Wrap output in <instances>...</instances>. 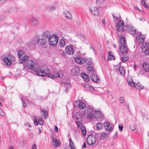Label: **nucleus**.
Here are the masks:
<instances>
[{
    "mask_svg": "<svg viewBox=\"0 0 149 149\" xmlns=\"http://www.w3.org/2000/svg\"><path fill=\"white\" fill-rule=\"evenodd\" d=\"M84 113H85L86 118L89 121L91 122L94 120L93 116V108L90 106H86L84 104Z\"/></svg>",
    "mask_w": 149,
    "mask_h": 149,
    "instance_id": "1",
    "label": "nucleus"
},
{
    "mask_svg": "<svg viewBox=\"0 0 149 149\" xmlns=\"http://www.w3.org/2000/svg\"><path fill=\"white\" fill-rule=\"evenodd\" d=\"M15 60V57L12 55L6 56L3 58V62L7 65H10Z\"/></svg>",
    "mask_w": 149,
    "mask_h": 149,
    "instance_id": "2",
    "label": "nucleus"
},
{
    "mask_svg": "<svg viewBox=\"0 0 149 149\" xmlns=\"http://www.w3.org/2000/svg\"><path fill=\"white\" fill-rule=\"evenodd\" d=\"M58 40L57 36H51L49 38V43L50 46L55 47L57 45Z\"/></svg>",
    "mask_w": 149,
    "mask_h": 149,
    "instance_id": "3",
    "label": "nucleus"
},
{
    "mask_svg": "<svg viewBox=\"0 0 149 149\" xmlns=\"http://www.w3.org/2000/svg\"><path fill=\"white\" fill-rule=\"evenodd\" d=\"M86 140L88 144L90 145L94 144L97 141L95 136L91 135L88 136Z\"/></svg>",
    "mask_w": 149,
    "mask_h": 149,
    "instance_id": "4",
    "label": "nucleus"
},
{
    "mask_svg": "<svg viewBox=\"0 0 149 149\" xmlns=\"http://www.w3.org/2000/svg\"><path fill=\"white\" fill-rule=\"evenodd\" d=\"M117 26V30L119 32H122L125 30L124 22L123 20H120L118 22Z\"/></svg>",
    "mask_w": 149,
    "mask_h": 149,
    "instance_id": "5",
    "label": "nucleus"
},
{
    "mask_svg": "<svg viewBox=\"0 0 149 149\" xmlns=\"http://www.w3.org/2000/svg\"><path fill=\"white\" fill-rule=\"evenodd\" d=\"M93 118L96 119H101L103 116L102 112L99 110H95L93 113Z\"/></svg>",
    "mask_w": 149,
    "mask_h": 149,
    "instance_id": "6",
    "label": "nucleus"
},
{
    "mask_svg": "<svg viewBox=\"0 0 149 149\" xmlns=\"http://www.w3.org/2000/svg\"><path fill=\"white\" fill-rule=\"evenodd\" d=\"M129 49L127 45H120V51L121 53L124 55H126L127 54Z\"/></svg>",
    "mask_w": 149,
    "mask_h": 149,
    "instance_id": "7",
    "label": "nucleus"
},
{
    "mask_svg": "<svg viewBox=\"0 0 149 149\" xmlns=\"http://www.w3.org/2000/svg\"><path fill=\"white\" fill-rule=\"evenodd\" d=\"M126 29L131 34H136L137 32L136 29L131 25H127Z\"/></svg>",
    "mask_w": 149,
    "mask_h": 149,
    "instance_id": "8",
    "label": "nucleus"
},
{
    "mask_svg": "<svg viewBox=\"0 0 149 149\" xmlns=\"http://www.w3.org/2000/svg\"><path fill=\"white\" fill-rule=\"evenodd\" d=\"M49 71V69H47L45 70H39L37 71H35L37 75L41 76H45L47 75V72Z\"/></svg>",
    "mask_w": 149,
    "mask_h": 149,
    "instance_id": "9",
    "label": "nucleus"
},
{
    "mask_svg": "<svg viewBox=\"0 0 149 149\" xmlns=\"http://www.w3.org/2000/svg\"><path fill=\"white\" fill-rule=\"evenodd\" d=\"M65 51L68 54L72 55L74 52L73 46L71 45L67 46L65 48Z\"/></svg>",
    "mask_w": 149,
    "mask_h": 149,
    "instance_id": "10",
    "label": "nucleus"
},
{
    "mask_svg": "<svg viewBox=\"0 0 149 149\" xmlns=\"http://www.w3.org/2000/svg\"><path fill=\"white\" fill-rule=\"evenodd\" d=\"M25 65L29 69H32L34 68L35 63L32 60H29L28 62L25 63Z\"/></svg>",
    "mask_w": 149,
    "mask_h": 149,
    "instance_id": "11",
    "label": "nucleus"
},
{
    "mask_svg": "<svg viewBox=\"0 0 149 149\" xmlns=\"http://www.w3.org/2000/svg\"><path fill=\"white\" fill-rule=\"evenodd\" d=\"M66 149H75V146L70 138L69 139V144L67 145Z\"/></svg>",
    "mask_w": 149,
    "mask_h": 149,
    "instance_id": "12",
    "label": "nucleus"
},
{
    "mask_svg": "<svg viewBox=\"0 0 149 149\" xmlns=\"http://www.w3.org/2000/svg\"><path fill=\"white\" fill-rule=\"evenodd\" d=\"M30 23L33 26H36L38 24V21L35 17L32 18L30 20Z\"/></svg>",
    "mask_w": 149,
    "mask_h": 149,
    "instance_id": "13",
    "label": "nucleus"
},
{
    "mask_svg": "<svg viewBox=\"0 0 149 149\" xmlns=\"http://www.w3.org/2000/svg\"><path fill=\"white\" fill-rule=\"evenodd\" d=\"M60 142L58 139L54 138H52V146L54 148L60 146Z\"/></svg>",
    "mask_w": 149,
    "mask_h": 149,
    "instance_id": "14",
    "label": "nucleus"
},
{
    "mask_svg": "<svg viewBox=\"0 0 149 149\" xmlns=\"http://www.w3.org/2000/svg\"><path fill=\"white\" fill-rule=\"evenodd\" d=\"M34 125L36 126H37L38 124L40 125H42L44 124L43 120L41 118H39L38 120L36 119H34L33 120Z\"/></svg>",
    "mask_w": 149,
    "mask_h": 149,
    "instance_id": "15",
    "label": "nucleus"
},
{
    "mask_svg": "<svg viewBox=\"0 0 149 149\" xmlns=\"http://www.w3.org/2000/svg\"><path fill=\"white\" fill-rule=\"evenodd\" d=\"M47 73V75L50 78L54 79L57 78V75L56 72H50L49 70Z\"/></svg>",
    "mask_w": 149,
    "mask_h": 149,
    "instance_id": "16",
    "label": "nucleus"
},
{
    "mask_svg": "<svg viewBox=\"0 0 149 149\" xmlns=\"http://www.w3.org/2000/svg\"><path fill=\"white\" fill-rule=\"evenodd\" d=\"M63 13L64 16L68 19H71L72 18V16L71 13L67 10H65L63 11Z\"/></svg>",
    "mask_w": 149,
    "mask_h": 149,
    "instance_id": "17",
    "label": "nucleus"
},
{
    "mask_svg": "<svg viewBox=\"0 0 149 149\" xmlns=\"http://www.w3.org/2000/svg\"><path fill=\"white\" fill-rule=\"evenodd\" d=\"M79 69L77 67H74L71 70V74L74 76H77L79 73Z\"/></svg>",
    "mask_w": 149,
    "mask_h": 149,
    "instance_id": "18",
    "label": "nucleus"
},
{
    "mask_svg": "<svg viewBox=\"0 0 149 149\" xmlns=\"http://www.w3.org/2000/svg\"><path fill=\"white\" fill-rule=\"evenodd\" d=\"M143 68L144 71L149 73V64L146 62L144 63L143 65Z\"/></svg>",
    "mask_w": 149,
    "mask_h": 149,
    "instance_id": "19",
    "label": "nucleus"
},
{
    "mask_svg": "<svg viewBox=\"0 0 149 149\" xmlns=\"http://www.w3.org/2000/svg\"><path fill=\"white\" fill-rule=\"evenodd\" d=\"M127 81L129 85L133 87L135 86V84L133 82L132 77H128L127 78Z\"/></svg>",
    "mask_w": 149,
    "mask_h": 149,
    "instance_id": "20",
    "label": "nucleus"
},
{
    "mask_svg": "<svg viewBox=\"0 0 149 149\" xmlns=\"http://www.w3.org/2000/svg\"><path fill=\"white\" fill-rule=\"evenodd\" d=\"M104 125L107 131L108 132H110L111 130L112 127L108 122H105L104 123Z\"/></svg>",
    "mask_w": 149,
    "mask_h": 149,
    "instance_id": "21",
    "label": "nucleus"
},
{
    "mask_svg": "<svg viewBox=\"0 0 149 149\" xmlns=\"http://www.w3.org/2000/svg\"><path fill=\"white\" fill-rule=\"evenodd\" d=\"M29 59V57L26 55L24 56L21 58L19 60L20 63H23L26 62Z\"/></svg>",
    "mask_w": 149,
    "mask_h": 149,
    "instance_id": "22",
    "label": "nucleus"
},
{
    "mask_svg": "<svg viewBox=\"0 0 149 149\" xmlns=\"http://www.w3.org/2000/svg\"><path fill=\"white\" fill-rule=\"evenodd\" d=\"M141 34L138 35L136 37L137 41L139 44L143 43L144 41V39L142 38Z\"/></svg>",
    "mask_w": 149,
    "mask_h": 149,
    "instance_id": "23",
    "label": "nucleus"
},
{
    "mask_svg": "<svg viewBox=\"0 0 149 149\" xmlns=\"http://www.w3.org/2000/svg\"><path fill=\"white\" fill-rule=\"evenodd\" d=\"M91 79L93 81L95 82H99V78L95 74H92L90 76Z\"/></svg>",
    "mask_w": 149,
    "mask_h": 149,
    "instance_id": "24",
    "label": "nucleus"
},
{
    "mask_svg": "<svg viewBox=\"0 0 149 149\" xmlns=\"http://www.w3.org/2000/svg\"><path fill=\"white\" fill-rule=\"evenodd\" d=\"M37 43L39 46H42L45 43V40L44 39H40L37 41Z\"/></svg>",
    "mask_w": 149,
    "mask_h": 149,
    "instance_id": "25",
    "label": "nucleus"
},
{
    "mask_svg": "<svg viewBox=\"0 0 149 149\" xmlns=\"http://www.w3.org/2000/svg\"><path fill=\"white\" fill-rule=\"evenodd\" d=\"M91 11L92 14L95 16H98L99 12L96 7H94L91 10Z\"/></svg>",
    "mask_w": 149,
    "mask_h": 149,
    "instance_id": "26",
    "label": "nucleus"
},
{
    "mask_svg": "<svg viewBox=\"0 0 149 149\" xmlns=\"http://www.w3.org/2000/svg\"><path fill=\"white\" fill-rule=\"evenodd\" d=\"M41 115L45 119H46L48 116V112L45 110H42L40 111Z\"/></svg>",
    "mask_w": 149,
    "mask_h": 149,
    "instance_id": "27",
    "label": "nucleus"
},
{
    "mask_svg": "<svg viewBox=\"0 0 149 149\" xmlns=\"http://www.w3.org/2000/svg\"><path fill=\"white\" fill-rule=\"evenodd\" d=\"M119 41L120 45H127L125 42V39L124 37L121 36L119 38Z\"/></svg>",
    "mask_w": 149,
    "mask_h": 149,
    "instance_id": "28",
    "label": "nucleus"
},
{
    "mask_svg": "<svg viewBox=\"0 0 149 149\" xmlns=\"http://www.w3.org/2000/svg\"><path fill=\"white\" fill-rule=\"evenodd\" d=\"M109 136V134L105 132L102 133L100 135V138L101 140H104L106 139Z\"/></svg>",
    "mask_w": 149,
    "mask_h": 149,
    "instance_id": "29",
    "label": "nucleus"
},
{
    "mask_svg": "<svg viewBox=\"0 0 149 149\" xmlns=\"http://www.w3.org/2000/svg\"><path fill=\"white\" fill-rule=\"evenodd\" d=\"M77 126L79 127L80 128L81 130V132L83 135H84V127L82 125V124L81 122L78 121L77 122Z\"/></svg>",
    "mask_w": 149,
    "mask_h": 149,
    "instance_id": "30",
    "label": "nucleus"
},
{
    "mask_svg": "<svg viewBox=\"0 0 149 149\" xmlns=\"http://www.w3.org/2000/svg\"><path fill=\"white\" fill-rule=\"evenodd\" d=\"M75 61L76 62L79 64H82L84 63V59L79 57L76 58Z\"/></svg>",
    "mask_w": 149,
    "mask_h": 149,
    "instance_id": "31",
    "label": "nucleus"
},
{
    "mask_svg": "<svg viewBox=\"0 0 149 149\" xmlns=\"http://www.w3.org/2000/svg\"><path fill=\"white\" fill-rule=\"evenodd\" d=\"M149 45L147 43H145L143 44L141 46V49L144 52L146 51V50L147 49V48L149 47Z\"/></svg>",
    "mask_w": 149,
    "mask_h": 149,
    "instance_id": "32",
    "label": "nucleus"
},
{
    "mask_svg": "<svg viewBox=\"0 0 149 149\" xmlns=\"http://www.w3.org/2000/svg\"><path fill=\"white\" fill-rule=\"evenodd\" d=\"M84 62L88 65H90L92 63L91 59V58L86 57L84 59Z\"/></svg>",
    "mask_w": 149,
    "mask_h": 149,
    "instance_id": "33",
    "label": "nucleus"
},
{
    "mask_svg": "<svg viewBox=\"0 0 149 149\" xmlns=\"http://www.w3.org/2000/svg\"><path fill=\"white\" fill-rule=\"evenodd\" d=\"M58 44L61 47H64L65 45L64 40L62 39L60 40Z\"/></svg>",
    "mask_w": 149,
    "mask_h": 149,
    "instance_id": "34",
    "label": "nucleus"
},
{
    "mask_svg": "<svg viewBox=\"0 0 149 149\" xmlns=\"http://www.w3.org/2000/svg\"><path fill=\"white\" fill-rule=\"evenodd\" d=\"M119 71L120 74L122 75L124 74L125 73V70L124 68L122 67H120L119 69Z\"/></svg>",
    "mask_w": 149,
    "mask_h": 149,
    "instance_id": "35",
    "label": "nucleus"
},
{
    "mask_svg": "<svg viewBox=\"0 0 149 149\" xmlns=\"http://www.w3.org/2000/svg\"><path fill=\"white\" fill-rule=\"evenodd\" d=\"M134 87H135L138 90H140L143 88V86L140 85V84L138 83L136 84L135 85V86Z\"/></svg>",
    "mask_w": 149,
    "mask_h": 149,
    "instance_id": "36",
    "label": "nucleus"
},
{
    "mask_svg": "<svg viewBox=\"0 0 149 149\" xmlns=\"http://www.w3.org/2000/svg\"><path fill=\"white\" fill-rule=\"evenodd\" d=\"M87 70L88 71L90 72H92L94 71V69L93 68V67L92 65H89L87 67Z\"/></svg>",
    "mask_w": 149,
    "mask_h": 149,
    "instance_id": "37",
    "label": "nucleus"
},
{
    "mask_svg": "<svg viewBox=\"0 0 149 149\" xmlns=\"http://www.w3.org/2000/svg\"><path fill=\"white\" fill-rule=\"evenodd\" d=\"M141 4L147 9H149V7L146 4L144 0H141Z\"/></svg>",
    "mask_w": 149,
    "mask_h": 149,
    "instance_id": "38",
    "label": "nucleus"
},
{
    "mask_svg": "<svg viewBox=\"0 0 149 149\" xmlns=\"http://www.w3.org/2000/svg\"><path fill=\"white\" fill-rule=\"evenodd\" d=\"M57 75V77H61L63 76V72L61 71H59L57 73H56Z\"/></svg>",
    "mask_w": 149,
    "mask_h": 149,
    "instance_id": "39",
    "label": "nucleus"
},
{
    "mask_svg": "<svg viewBox=\"0 0 149 149\" xmlns=\"http://www.w3.org/2000/svg\"><path fill=\"white\" fill-rule=\"evenodd\" d=\"M89 79L88 76L84 73V81L88 82L89 81Z\"/></svg>",
    "mask_w": 149,
    "mask_h": 149,
    "instance_id": "40",
    "label": "nucleus"
},
{
    "mask_svg": "<svg viewBox=\"0 0 149 149\" xmlns=\"http://www.w3.org/2000/svg\"><path fill=\"white\" fill-rule=\"evenodd\" d=\"M96 127L97 129L98 130H100V129H101L102 128V125L100 123L98 122L97 124Z\"/></svg>",
    "mask_w": 149,
    "mask_h": 149,
    "instance_id": "41",
    "label": "nucleus"
},
{
    "mask_svg": "<svg viewBox=\"0 0 149 149\" xmlns=\"http://www.w3.org/2000/svg\"><path fill=\"white\" fill-rule=\"evenodd\" d=\"M24 52L23 51L20 50L18 52V56L20 58L24 54Z\"/></svg>",
    "mask_w": 149,
    "mask_h": 149,
    "instance_id": "42",
    "label": "nucleus"
},
{
    "mask_svg": "<svg viewBox=\"0 0 149 149\" xmlns=\"http://www.w3.org/2000/svg\"><path fill=\"white\" fill-rule=\"evenodd\" d=\"M128 59L127 57L123 56L121 58V61L123 62H125L127 61Z\"/></svg>",
    "mask_w": 149,
    "mask_h": 149,
    "instance_id": "43",
    "label": "nucleus"
},
{
    "mask_svg": "<svg viewBox=\"0 0 149 149\" xmlns=\"http://www.w3.org/2000/svg\"><path fill=\"white\" fill-rule=\"evenodd\" d=\"M120 102L121 103H123L125 102L124 98L123 97H120L119 98Z\"/></svg>",
    "mask_w": 149,
    "mask_h": 149,
    "instance_id": "44",
    "label": "nucleus"
},
{
    "mask_svg": "<svg viewBox=\"0 0 149 149\" xmlns=\"http://www.w3.org/2000/svg\"><path fill=\"white\" fill-rule=\"evenodd\" d=\"M84 103L83 102H80L79 104V107L81 109H83L84 108Z\"/></svg>",
    "mask_w": 149,
    "mask_h": 149,
    "instance_id": "45",
    "label": "nucleus"
},
{
    "mask_svg": "<svg viewBox=\"0 0 149 149\" xmlns=\"http://www.w3.org/2000/svg\"><path fill=\"white\" fill-rule=\"evenodd\" d=\"M113 59L114 60L115 59V57L114 56L111 55L110 56H109L108 57V61H111L112 59Z\"/></svg>",
    "mask_w": 149,
    "mask_h": 149,
    "instance_id": "46",
    "label": "nucleus"
},
{
    "mask_svg": "<svg viewBox=\"0 0 149 149\" xmlns=\"http://www.w3.org/2000/svg\"><path fill=\"white\" fill-rule=\"evenodd\" d=\"M96 1L98 5L102 4L104 2V0H96Z\"/></svg>",
    "mask_w": 149,
    "mask_h": 149,
    "instance_id": "47",
    "label": "nucleus"
},
{
    "mask_svg": "<svg viewBox=\"0 0 149 149\" xmlns=\"http://www.w3.org/2000/svg\"><path fill=\"white\" fill-rule=\"evenodd\" d=\"M145 54L146 55H149V47H148H148L147 48V49L146 50V51H145L144 52Z\"/></svg>",
    "mask_w": 149,
    "mask_h": 149,
    "instance_id": "48",
    "label": "nucleus"
},
{
    "mask_svg": "<svg viewBox=\"0 0 149 149\" xmlns=\"http://www.w3.org/2000/svg\"><path fill=\"white\" fill-rule=\"evenodd\" d=\"M56 8L55 6H52L49 9V11H52L55 10Z\"/></svg>",
    "mask_w": 149,
    "mask_h": 149,
    "instance_id": "49",
    "label": "nucleus"
},
{
    "mask_svg": "<svg viewBox=\"0 0 149 149\" xmlns=\"http://www.w3.org/2000/svg\"><path fill=\"white\" fill-rule=\"evenodd\" d=\"M84 88H91L93 90H94V89L93 87V86L89 84H86L85 85L84 84Z\"/></svg>",
    "mask_w": 149,
    "mask_h": 149,
    "instance_id": "50",
    "label": "nucleus"
},
{
    "mask_svg": "<svg viewBox=\"0 0 149 149\" xmlns=\"http://www.w3.org/2000/svg\"><path fill=\"white\" fill-rule=\"evenodd\" d=\"M130 128L132 130H134L136 128V127L134 125H132L130 126Z\"/></svg>",
    "mask_w": 149,
    "mask_h": 149,
    "instance_id": "51",
    "label": "nucleus"
},
{
    "mask_svg": "<svg viewBox=\"0 0 149 149\" xmlns=\"http://www.w3.org/2000/svg\"><path fill=\"white\" fill-rule=\"evenodd\" d=\"M118 127L119 128V130L122 132L123 130V126L122 125H121L120 124L119 125Z\"/></svg>",
    "mask_w": 149,
    "mask_h": 149,
    "instance_id": "52",
    "label": "nucleus"
},
{
    "mask_svg": "<svg viewBox=\"0 0 149 149\" xmlns=\"http://www.w3.org/2000/svg\"><path fill=\"white\" fill-rule=\"evenodd\" d=\"M31 149H37V146L36 144H33L31 147Z\"/></svg>",
    "mask_w": 149,
    "mask_h": 149,
    "instance_id": "53",
    "label": "nucleus"
},
{
    "mask_svg": "<svg viewBox=\"0 0 149 149\" xmlns=\"http://www.w3.org/2000/svg\"><path fill=\"white\" fill-rule=\"evenodd\" d=\"M26 126L27 127H30L31 126V124L29 123H26Z\"/></svg>",
    "mask_w": 149,
    "mask_h": 149,
    "instance_id": "54",
    "label": "nucleus"
},
{
    "mask_svg": "<svg viewBox=\"0 0 149 149\" xmlns=\"http://www.w3.org/2000/svg\"><path fill=\"white\" fill-rule=\"evenodd\" d=\"M54 131L55 132L57 133L58 131V129L56 126H55L54 128Z\"/></svg>",
    "mask_w": 149,
    "mask_h": 149,
    "instance_id": "55",
    "label": "nucleus"
},
{
    "mask_svg": "<svg viewBox=\"0 0 149 149\" xmlns=\"http://www.w3.org/2000/svg\"><path fill=\"white\" fill-rule=\"evenodd\" d=\"M102 22L103 24L104 25H105V24L106 23H105V19H102Z\"/></svg>",
    "mask_w": 149,
    "mask_h": 149,
    "instance_id": "56",
    "label": "nucleus"
},
{
    "mask_svg": "<svg viewBox=\"0 0 149 149\" xmlns=\"http://www.w3.org/2000/svg\"><path fill=\"white\" fill-rule=\"evenodd\" d=\"M108 55L109 56H110L113 55L112 54V53L111 52H109L108 53Z\"/></svg>",
    "mask_w": 149,
    "mask_h": 149,
    "instance_id": "57",
    "label": "nucleus"
},
{
    "mask_svg": "<svg viewBox=\"0 0 149 149\" xmlns=\"http://www.w3.org/2000/svg\"><path fill=\"white\" fill-rule=\"evenodd\" d=\"M81 76L83 79L84 78V73H82L81 74Z\"/></svg>",
    "mask_w": 149,
    "mask_h": 149,
    "instance_id": "58",
    "label": "nucleus"
},
{
    "mask_svg": "<svg viewBox=\"0 0 149 149\" xmlns=\"http://www.w3.org/2000/svg\"><path fill=\"white\" fill-rule=\"evenodd\" d=\"M1 114L2 116H3L4 115V113L2 112L1 113Z\"/></svg>",
    "mask_w": 149,
    "mask_h": 149,
    "instance_id": "59",
    "label": "nucleus"
},
{
    "mask_svg": "<svg viewBox=\"0 0 149 149\" xmlns=\"http://www.w3.org/2000/svg\"><path fill=\"white\" fill-rule=\"evenodd\" d=\"M9 149H13V147H10L9 148Z\"/></svg>",
    "mask_w": 149,
    "mask_h": 149,
    "instance_id": "60",
    "label": "nucleus"
},
{
    "mask_svg": "<svg viewBox=\"0 0 149 149\" xmlns=\"http://www.w3.org/2000/svg\"><path fill=\"white\" fill-rule=\"evenodd\" d=\"M135 9L136 10H137L138 9H139V8L137 7H135Z\"/></svg>",
    "mask_w": 149,
    "mask_h": 149,
    "instance_id": "61",
    "label": "nucleus"
},
{
    "mask_svg": "<svg viewBox=\"0 0 149 149\" xmlns=\"http://www.w3.org/2000/svg\"><path fill=\"white\" fill-rule=\"evenodd\" d=\"M77 103V102H75L74 103V105H77V104H76Z\"/></svg>",
    "mask_w": 149,
    "mask_h": 149,
    "instance_id": "62",
    "label": "nucleus"
},
{
    "mask_svg": "<svg viewBox=\"0 0 149 149\" xmlns=\"http://www.w3.org/2000/svg\"><path fill=\"white\" fill-rule=\"evenodd\" d=\"M140 20H142V21H144V19H142H142H141Z\"/></svg>",
    "mask_w": 149,
    "mask_h": 149,
    "instance_id": "63",
    "label": "nucleus"
},
{
    "mask_svg": "<svg viewBox=\"0 0 149 149\" xmlns=\"http://www.w3.org/2000/svg\"><path fill=\"white\" fill-rule=\"evenodd\" d=\"M148 136L149 137V131L148 132Z\"/></svg>",
    "mask_w": 149,
    "mask_h": 149,
    "instance_id": "64",
    "label": "nucleus"
}]
</instances>
